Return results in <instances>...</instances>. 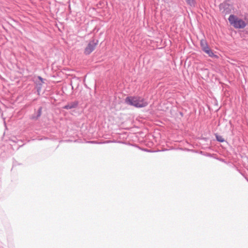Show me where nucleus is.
<instances>
[{
	"mask_svg": "<svg viewBox=\"0 0 248 248\" xmlns=\"http://www.w3.org/2000/svg\"><path fill=\"white\" fill-rule=\"evenodd\" d=\"M38 78L40 80V83L37 84V92H39L41 89L42 84L44 83L43 78L40 76L38 77Z\"/></svg>",
	"mask_w": 248,
	"mask_h": 248,
	"instance_id": "8",
	"label": "nucleus"
},
{
	"mask_svg": "<svg viewBox=\"0 0 248 248\" xmlns=\"http://www.w3.org/2000/svg\"><path fill=\"white\" fill-rule=\"evenodd\" d=\"M78 103V101L72 102L68 104L67 105L64 106L63 107V108L66 109H70L72 108H74L77 107Z\"/></svg>",
	"mask_w": 248,
	"mask_h": 248,
	"instance_id": "5",
	"label": "nucleus"
},
{
	"mask_svg": "<svg viewBox=\"0 0 248 248\" xmlns=\"http://www.w3.org/2000/svg\"><path fill=\"white\" fill-rule=\"evenodd\" d=\"M98 41L97 40L95 41L94 40H92L90 41L88 46L84 50V53L86 55L90 54L93 51Z\"/></svg>",
	"mask_w": 248,
	"mask_h": 248,
	"instance_id": "3",
	"label": "nucleus"
},
{
	"mask_svg": "<svg viewBox=\"0 0 248 248\" xmlns=\"http://www.w3.org/2000/svg\"><path fill=\"white\" fill-rule=\"evenodd\" d=\"M219 8L221 12L226 15L231 13L232 6L229 4L224 3L220 5Z\"/></svg>",
	"mask_w": 248,
	"mask_h": 248,
	"instance_id": "4",
	"label": "nucleus"
},
{
	"mask_svg": "<svg viewBox=\"0 0 248 248\" xmlns=\"http://www.w3.org/2000/svg\"><path fill=\"white\" fill-rule=\"evenodd\" d=\"M41 111H42V108L40 107L38 110V114H37L36 117L35 118L36 119H37L38 117H39L41 116Z\"/></svg>",
	"mask_w": 248,
	"mask_h": 248,
	"instance_id": "11",
	"label": "nucleus"
},
{
	"mask_svg": "<svg viewBox=\"0 0 248 248\" xmlns=\"http://www.w3.org/2000/svg\"><path fill=\"white\" fill-rule=\"evenodd\" d=\"M228 20L230 24L235 29H244L248 24V19L246 17L240 18L233 15H231Z\"/></svg>",
	"mask_w": 248,
	"mask_h": 248,
	"instance_id": "1",
	"label": "nucleus"
},
{
	"mask_svg": "<svg viewBox=\"0 0 248 248\" xmlns=\"http://www.w3.org/2000/svg\"><path fill=\"white\" fill-rule=\"evenodd\" d=\"M216 138L217 140L219 142H222L225 141L224 139L222 138V136L216 135Z\"/></svg>",
	"mask_w": 248,
	"mask_h": 248,
	"instance_id": "10",
	"label": "nucleus"
},
{
	"mask_svg": "<svg viewBox=\"0 0 248 248\" xmlns=\"http://www.w3.org/2000/svg\"><path fill=\"white\" fill-rule=\"evenodd\" d=\"M186 3L191 7H194L196 4L195 0H185Z\"/></svg>",
	"mask_w": 248,
	"mask_h": 248,
	"instance_id": "9",
	"label": "nucleus"
},
{
	"mask_svg": "<svg viewBox=\"0 0 248 248\" xmlns=\"http://www.w3.org/2000/svg\"><path fill=\"white\" fill-rule=\"evenodd\" d=\"M204 52L206 53L207 54H208V56L211 58H217V55H215L209 47L206 50H205Z\"/></svg>",
	"mask_w": 248,
	"mask_h": 248,
	"instance_id": "6",
	"label": "nucleus"
},
{
	"mask_svg": "<svg viewBox=\"0 0 248 248\" xmlns=\"http://www.w3.org/2000/svg\"><path fill=\"white\" fill-rule=\"evenodd\" d=\"M201 46L202 50L204 51L205 50L209 48V46L205 40H202L201 41Z\"/></svg>",
	"mask_w": 248,
	"mask_h": 248,
	"instance_id": "7",
	"label": "nucleus"
},
{
	"mask_svg": "<svg viewBox=\"0 0 248 248\" xmlns=\"http://www.w3.org/2000/svg\"><path fill=\"white\" fill-rule=\"evenodd\" d=\"M125 103L137 108L144 107L148 105L147 102L143 98L139 96L127 97L125 98Z\"/></svg>",
	"mask_w": 248,
	"mask_h": 248,
	"instance_id": "2",
	"label": "nucleus"
}]
</instances>
